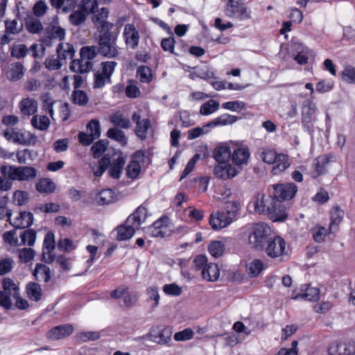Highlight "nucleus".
<instances>
[{
  "label": "nucleus",
  "instance_id": "obj_1",
  "mask_svg": "<svg viewBox=\"0 0 355 355\" xmlns=\"http://www.w3.org/2000/svg\"><path fill=\"white\" fill-rule=\"evenodd\" d=\"M112 23H104L103 30L98 31V53L107 58H116L119 51L117 46L119 32L112 31Z\"/></svg>",
  "mask_w": 355,
  "mask_h": 355
},
{
  "label": "nucleus",
  "instance_id": "obj_2",
  "mask_svg": "<svg viewBox=\"0 0 355 355\" xmlns=\"http://www.w3.org/2000/svg\"><path fill=\"white\" fill-rule=\"evenodd\" d=\"M253 207L255 212L266 213L273 221L284 220L288 216L285 206L277 202L271 195H258Z\"/></svg>",
  "mask_w": 355,
  "mask_h": 355
},
{
  "label": "nucleus",
  "instance_id": "obj_3",
  "mask_svg": "<svg viewBox=\"0 0 355 355\" xmlns=\"http://www.w3.org/2000/svg\"><path fill=\"white\" fill-rule=\"evenodd\" d=\"M249 245L257 250H262L270 235V227L265 223L250 224L247 227Z\"/></svg>",
  "mask_w": 355,
  "mask_h": 355
},
{
  "label": "nucleus",
  "instance_id": "obj_4",
  "mask_svg": "<svg viewBox=\"0 0 355 355\" xmlns=\"http://www.w3.org/2000/svg\"><path fill=\"white\" fill-rule=\"evenodd\" d=\"M1 172L10 180L29 181L35 178L37 171L32 166H1Z\"/></svg>",
  "mask_w": 355,
  "mask_h": 355
},
{
  "label": "nucleus",
  "instance_id": "obj_5",
  "mask_svg": "<svg viewBox=\"0 0 355 355\" xmlns=\"http://www.w3.org/2000/svg\"><path fill=\"white\" fill-rule=\"evenodd\" d=\"M98 8L96 0H83L78 9L73 10L69 16V21L71 24L75 26L83 25L89 13H95Z\"/></svg>",
  "mask_w": 355,
  "mask_h": 355
},
{
  "label": "nucleus",
  "instance_id": "obj_6",
  "mask_svg": "<svg viewBox=\"0 0 355 355\" xmlns=\"http://www.w3.org/2000/svg\"><path fill=\"white\" fill-rule=\"evenodd\" d=\"M315 111L316 105L313 101L306 99L303 101L301 110L302 126L303 130L310 135H313L315 132Z\"/></svg>",
  "mask_w": 355,
  "mask_h": 355
},
{
  "label": "nucleus",
  "instance_id": "obj_7",
  "mask_svg": "<svg viewBox=\"0 0 355 355\" xmlns=\"http://www.w3.org/2000/svg\"><path fill=\"white\" fill-rule=\"evenodd\" d=\"M117 63L115 61H106L101 64V69L94 73L93 87L102 88L106 84L111 83V76L113 74Z\"/></svg>",
  "mask_w": 355,
  "mask_h": 355
},
{
  "label": "nucleus",
  "instance_id": "obj_8",
  "mask_svg": "<svg viewBox=\"0 0 355 355\" xmlns=\"http://www.w3.org/2000/svg\"><path fill=\"white\" fill-rule=\"evenodd\" d=\"M3 291H0V306L5 309H11L12 299L18 297V286L10 278H4L2 280Z\"/></svg>",
  "mask_w": 355,
  "mask_h": 355
},
{
  "label": "nucleus",
  "instance_id": "obj_9",
  "mask_svg": "<svg viewBox=\"0 0 355 355\" xmlns=\"http://www.w3.org/2000/svg\"><path fill=\"white\" fill-rule=\"evenodd\" d=\"M286 245V243L282 237L275 236L268 239L264 248L265 252L271 259L282 260L287 253Z\"/></svg>",
  "mask_w": 355,
  "mask_h": 355
},
{
  "label": "nucleus",
  "instance_id": "obj_10",
  "mask_svg": "<svg viewBox=\"0 0 355 355\" xmlns=\"http://www.w3.org/2000/svg\"><path fill=\"white\" fill-rule=\"evenodd\" d=\"M273 196L277 202L291 200L297 191V186L293 183L275 184L272 186Z\"/></svg>",
  "mask_w": 355,
  "mask_h": 355
},
{
  "label": "nucleus",
  "instance_id": "obj_11",
  "mask_svg": "<svg viewBox=\"0 0 355 355\" xmlns=\"http://www.w3.org/2000/svg\"><path fill=\"white\" fill-rule=\"evenodd\" d=\"M55 247L54 234L49 232L44 237L42 246V260L47 263H51L55 259V256L52 253Z\"/></svg>",
  "mask_w": 355,
  "mask_h": 355
},
{
  "label": "nucleus",
  "instance_id": "obj_12",
  "mask_svg": "<svg viewBox=\"0 0 355 355\" xmlns=\"http://www.w3.org/2000/svg\"><path fill=\"white\" fill-rule=\"evenodd\" d=\"M132 120L136 124V135L141 140L146 139L148 131L151 129L150 121L148 119H141L140 115L137 112L132 114Z\"/></svg>",
  "mask_w": 355,
  "mask_h": 355
},
{
  "label": "nucleus",
  "instance_id": "obj_13",
  "mask_svg": "<svg viewBox=\"0 0 355 355\" xmlns=\"http://www.w3.org/2000/svg\"><path fill=\"white\" fill-rule=\"evenodd\" d=\"M123 36L128 47L132 49L137 48L140 36L134 24H127L125 25Z\"/></svg>",
  "mask_w": 355,
  "mask_h": 355
},
{
  "label": "nucleus",
  "instance_id": "obj_14",
  "mask_svg": "<svg viewBox=\"0 0 355 355\" xmlns=\"http://www.w3.org/2000/svg\"><path fill=\"white\" fill-rule=\"evenodd\" d=\"M74 331L71 324L58 325L46 333V338L51 340H58L70 336Z\"/></svg>",
  "mask_w": 355,
  "mask_h": 355
},
{
  "label": "nucleus",
  "instance_id": "obj_15",
  "mask_svg": "<svg viewBox=\"0 0 355 355\" xmlns=\"http://www.w3.org/2000/svg\"><path fill=\"white\" fill-rule=\"evenodd\" d=\"M238 173L235 167L226 162L218 163L214 168V175L224 180L233 178Z\"/></svg>",
  "mask_w": 355,
  "mask_h": 355
},
{
  "label": "nucleus",
  "instance_id": "obj_16",
  "mask_svg": "<svg viewBox=\"0 0 355 355\" xmlns=\"http://www.w3.org/2000/svg\"><path fill=\"white\" fill-rule=\"evenodd\" d=\"M302 293L292 295V299H302L310 302H316L320 298V290L315 287H311L309 285H303L301 288Z\"/></svg>",
  "mask_w": 355,
  "mask_h": 355
},
{
  "label": "nucleus",
  "instance_id": "obj_17",
  "mask_svg": "<svg viewBox=\"0 0 355 355\" xmlns=\"http://www.w3.org/2000/svg\"><path fill=\"white\" fill-rule=\"evenodd\" d=\"M233 221L227 214L224 212L218 211L216 214H212L210 216L209 224L212 229L214 230H219L222 228L226 227Z\"/></svg>",
  "mask_w": 355,
  "mask_h": 355
},
{
  "label": "nucleus",
  "instance_id": "obj_18",
  "mask_svg": "<svg viewBox=\"0 0 355 355\" xmlns=\"http://www.w3.org/2000/svg\"><path fill=\"white\" fill-rule=\"evenodd\" d=\"M147 218V209L143 206H139L131 215L126 219L127 224H131L136 229H139Z\"/></svg>",
  "mask_w": 355,
  "mask_h": 355
},
{
  "label": "nucleus",
  "instance_id": "obj_19",
  "mask_svg": "<svg viewBox=\"0 0 355 355\" xmlns=\"http://www.w3.org/2000/svg\"><path fill=\"white\" fill-rule=\"evenodd\" d=\"M232 159L236 166L242 168L243 165H247L250 158V152L247 147H241L235 149L232 153Z\"/></svg>",
  "mask_w": 355,
  "mask_h": 355
},
{
  "label": "nucleus",
  "instance_id": "obj_20",
  "mask_svg": "<svg viewBox=\"0 0 355 355\" xmlns=\"http://www.w3.org/2000/svg\"><path fill=\"white\" fill-rule=\"evenodd\" d=\"M10 223L15 229L27 228L33 223V215L29 211H21L19 216L14 219V222Z\"/></svg>",
  "mask_w": 355,
  "mask_h": 355
},
{
  "label": "nucleus",
  "instance_id": "obj_21",
  "mask_svg": "<svg viewBox=\"0 0 355 355\" xmlns=\"http://www.w3.org/2000/svg\"><path fill=\"white\" fill-rule=\"evenodd\" d=\"M144 156V153L141 151H137L134 154L133 159L128 164L125 171L126 175L129 178L135 179L138 177L141 172V166L137 158H140Z\"/></svg>",
  "mask_w": 355,
  "mask_h": 355
},
{
  "label": "nucleus",
  "instance_id": "obj_22",
  "mask_svg": "<svg viewBox=\"0 0 355 355\" xmlns=\"http://www.w3.org/2000/svg\"><path fill=\"white\" fill-rule=\"evenodd\" d=\"M93 64L91 61L80 58L73 60L70 64V70L78 73H86L92 70Z\"/></svg>",
  "mask_w": 355,
  "mask_h": 355
},
{
  "label": "nucleus",
  "instance_id": "obj_23",
  "mask_svg": "<svg viewBox=\"0 0 355 355\" xmlns=\"http://www.w3.org/2000/svg\"><path fill=\"white\" fill-rule=\"evenodd\" d=\"M125 160L124 157L118 156L116 158L113 159L112 162L110 161V167L108 168V173L110 176L114 179H119L123 171Z\"/></svg>",
  "mask_w": 355,
  "mask_h": 355
},
{
  "label": "nucleus",
  "instance_id": "obj_24",
  "mask_svg": "<svg viewBox=\"0 0 355 355\" xmlns=\"http://www.w3.org/2000/svg\"><path fill=\"white\" fill-rule=\"evenodd\" d=\"M75 52L73 46L69 43H60L56 48L57 55L64 63L67 59H72Z\"/></svg>",
  "mask_w": 355,
  "mask_h": 355
},
{
  "label": "nucleus",
  "instance_id": "obj_25",
  "mask_svg": "<svg viewBox=\"0 0 355 355\" xmlns=\"http://www.w3.org/2000/svg\"><path fill=\"white\" fill-rule=\"evenodd\" d=\"M19 107L22 114L29 116L37 112V103L33 98H25L20 101Z\"/></svg>",
  "mask_w": 355,
  "mask_h": 355
},
{
  "label": "nucleus",
  "instance_id": "obj_26",
  "mask_svg": "<svg viewBox=\"0 0 355 355\" xmlns=\"http://www.w3.org/2000/svg\"><path fill=\"white\" fill-rule=\"evenodd\" d=\"M24 66L16 62L9 65L6 73V78L10 81H17L24 76Z\"/></svg>",
  "mask_w": 355,
  "mask_h": 355
},
{
  "label": "nucleus",
  "instance_id": "obj_27",
  "mask_svg": "<svg viewBox=\"0 0 355 355\" xmlns=\"http://www.w3.org/2000/svg\"><path fill=\"white\" fill-rule=\"evenodd\" d=\"M171 336L172 330L170 327H165L157 332L153 331L150 333L152 340L159 345L168 343L171 340Z\"/></svg>",
  "mask_w": 355,
  "mask_h": 355
},
{
  "label": "nucleus",
  "instance_id": "obj_28",
  "mask_svg": "<svg viewBox=\"0 0 355 355\" xmlns=\"http://www.w3.org/2000/svg\"><path fill=\"white\" fill-rule=\"evenodd\" d=\"M231 156L230 148L226 144L218 146L213 152V157L218 163L226 162Z\"/></svg>",
  "mask_w": 355,
  "mask_h": 355
},
{
  "label": "nucleus",
  "instance_id": "obj_29",
  "mask_svg": "<svg viewBox=\"0 0 355 355\" xmlns=\"http://www.w3.org/2000/svg\"><path fill=\"white\" fill-rule=\"evenodd\" d=\"M117 232L116 239L118 241H125L130 239L135 234L136 228L131 224H125L118 226L116 229Z\"/></svg>",
  "mask_w": 355,
  "mask_h": 355
},
{
  "label": "nucleus",
  "instance_id": "obj_30",
  "mask_svg": "<svg viewBox=\"0 0 355 355\" xmlns=\"http://www.w3.org/2000/svg\"><path fill=\"white\" fill-rule=\"evenodd\" d=\"M344 211L338 207H334L330 211V220L329 230L330 232H336L338 225L343 220Z\"/></svg>",
  "mask_w": 355,
  "mask_h": 355
},
{
  "label": "nucleus",
  "instance_id": "obj_31",
  "mask_svg": "<svg viewBox=\"0 0 355 355\" xmlns=\"http://www.w3.org/2000/svg\"><path fill=\"white\" fill-rule=\"evenodd\" d=\"M219 275L220 270L218 265L216 263L207 264V266H206L202 271L203 279L210 282H214L217 280Z\"/></svg>",
  "mask_w": 355,
  "mask_h": 355
},
{
  "label": "nucleus",
  "instance_id": "obj_32",
  "mask_svg": "<svg viewBox=\"0 0 355 355\" xmlns=\"http://www.w3.org/2000/svg\"><path fill=\"white\" fill-rule=\"evenodd\" d=\"M33 275L38 282H47L51 278V270L46 265L37 263L34 270Z\"/></svg>",
  "mask_w": 355,
  "mask_h": 355
},
{
  "label": "nucleus",
  "instance_id": "obj_33",
  "mask_svg": "<svg viewBox=\"0 0 355 355\" xmlns=\"http://www.w3.org/2000/svg\"><path fill=\"white\" fill-rule=\"evenodd\" d=\"M328 163V159L326 157H319L314 159L312 164L311 175L313 178H316L318 176L324 173L325 165Z\"/></svg>",
  "mask_w": 355,
  "mask_h": 355
},
{
  "label": "nucleus",
  "instance_id": "obj_34",
  "mask_svg": "<svg viewBox=\"0 0 355 355\" xmlns=\"http://www.w3.org/2000/svg\"><path fill=\"white\" fill-rule=\"evenodd\" d=\"M148 232L153 237L163 238L168 235V228L163 225L162 221L157 220L148 227Z\"/></svg>",
  "mask_w": 355,
  "mask_h": 355
},
{
  "label": "nucleus",
  "instance_id": "obj_35",
  "mask_svg": "<svg viewBox=\"0 0 355 355\" xmlns=\"http://www.w3.org/2000/svg\"><path fill=\"white\" fill-rule=\"evenodd\" d=\"M273 164H275V165L272 168V173L274 175H277L285 171L290 166L288 157L284 154H278L277 159Z\"/></svg>",
  "mask_w": 355,
  "mask_h": 355
},
{
  "label": "nucleus",
  "instance_id": "obj_36",
  "mask_svg": "<svg viewBox=\"0 0 355 355\" xmlns=\"http://www.w3.org/2000/svg\"><path fill=\"white\" fill-rule=\"evenodd\" d=\"M35 187L41 193H51L55 190L56 185L50 178H42L36 183Z\"/></svg>",
  "mask_w": 355,
  "mask_h": 355
},
{
  "label": "nucleus",
  "instance_id": "obj_37",
  "mask_svg": "<svg viewBox=\"0 0 355 355\" xmlns=\"http://www.w3.org/2000/svg\"><path fill=\"white\" fill-rule=\"evenodd\" d=\"M25 26L27 31L33 34L40 33L43 30V25L40 20L33 16L26 19Z\"/></svg>",
  "mask_w": 355,
  "mask_h": 355
},
{
  "label": "nucleus",
  "instance_id": "obj_38",
  "mask_svg": "<svg viewBox=\"0 0 355 355\" xmlns=\"http://www.w3.org/2000/svg\"><path fill=\"white\" fill-rule=\"evenodd\" d=\"M109 10L107 8H101L98 13L94 14L92 17V21L96 25L98 31L103 30L104 23H110L106 21L108 17Z\"/></svg>",
  "mask_w": 355,
  "mask_h": 355
},
{
  "label": "nucleus",
  "instance_id": "obj_39",
  "mask_svg": "<svg viewBox=\"0 0 355 355\" xmlns=\"http://www.w3.org/2000/svg\"><path fill=\"white\" fill-rule=\"evenodd\" d=\"M220 107L218 101L210 99L204 103L200 108L199 113L203 116H208L216 112Z\"/></svg>",
  "mask_w": 355,
  "mask_h": 355
},
{
  "label": "nucleus",
  "instance_id": "obj_40",
  "mask_svg": "<svg viewBox=\"0 0 355 355\" xmlns=\"http://www.w3.org/2000/svg\"><path fill=\"white\" fill-rule=\"evenodd\" d=\"M26 293L30 300L37 302L42 297V288L37 283L29 282L26 285Z\"/></svg>",
  "mask_w": 355,
  "mask_h": 355
},
{
  "label": "nucleus",
  "instance_id": "obj_41",
  "mask_svg": "<svg viewBox=\"0 0 355 355\" xmlns=\"http://www.w3.org/2000/svg\"><path fill=\"white\" fill-rule=\"evenodd\" d=\"M31 125L35 129L44 131L49 128L50 120L44 115H35L31 119Z\"/></svg>",
  "mask_w": 355,
  "mask_h": 355
},
{
  "label": "nucleus",
  "instance_id": "obj_42",
  "mask_svg": "<svg viewBox=\"0 0 355 355\" xmlns=\"http://www.w3.org/2000/svg\"><path fill=\"white\" fill-rule=\"evenodd\" d=\"M114 193L112 189H103L96 195V200L100 205H107L114 200Z\"/></svg>",
  "mask_w": 355,
  "mask_h": 355
},
{
  "label": "nucleus",
  "instance_id": "obj_43",
  "mask_svg": "<svg viewBox=\"0 0 355 355\" xmlns=\"http://www.w3.org/2000/svg\"><path fill=\"white\" fill-rule=\"evenodd\" d=\"M110 164V159L103 156L92 166V172L96 177H101L107 168Z\"/></svg>",
  "mask_w": 355,
  "mask_h": 355
},
{
  "label": "nucleus",
  "instance_id": "obj_44",
  "mask_svg": "<svg viewBox=\"0 0 355 355\" xmlns=\"http://www.w3.org/2000/svg\"><path fill=\"white\" fill-rule=\"evenodd\" d=\"M241 209V204L237 200L228 201L225 203V211L228 216L230 217L231 220H234L239 215V210Z\"/></svg>",
  "mask_w": 355,
  "mask_h": 355
},
{
  "label": "nucleus",
  "instance_id": "obj_45",
  "mask_svg": "<svg viewBox=\"0 0 355 355\" xmlns=\"http://www.w3.org/2000/svg\"><path fill=\"white\" fill-rule=\"evenodd\" d=\"M110 121L115 126L128 129L130 127V121L121 113H115L111 115Z\"/></svg>",
  "mask_w": 355,
  "mask_h": 355
},
{
  "label": "nucleus",
  "instance_id": "obj_46",
  "mask_svg": "<svg viewBox=\"0 0 355 355\" xmlns=\"http://www.w3.org/2000/svg\"><path fill=\"white\" fill-rule=\"evenodd\" d=\"M37 233L33 229L23 231L20 234L21 245L33 246L35 244Z\"/></svg>",
  "mask_w": 355,
  "mask_h": 355
},
{
  "label": "nucleus",
  "instance_id": "obj_47",
  "mask_svg": "<svg viewBox=\"0 0 355 355\" xmlns=\"http://www.w3.org/2000/svg\"><path fill=\"white\" fill-rule=\"evenodd\" d=\"M107 136L114 141H118L122 146L127 144V138L123 131L117 128H110L107 132Z\"/></svg>",
  "mask_w": 355,
  "mask_h": 355
},
{
  "label": "nucleus",
  "instance_id": "obj_48",
  "mask_svg": "<svg viewBox=\"0 0 355 355\" xmlns=\"http://www.w3.org/2000/svg\"><path fill=\"white\" fill-rule=\"evenodd\" d=\"M137 77L141 83H150L153 80L151 69L147 66H140L137 70Z\"/></svg>",
  "mask_w": 355,
  "mask_h": 355
},
{
  "label": "nucleus",
  "instance_id": "obj_49",
  "mask_svg": "<svg viewBox=\"0 0 355 355\" xmlns=\"http://www.w3.org/2000/svg\"><path fill=\"white\" fill-rule=\"evenodd\" d=\"M72 101L74 104L84 106L87 104L89 98L87 93L83 90L74 89L72 96Z\"/></svg>",
  "mask_w": 355,
  "mask_h": 355
},
{
  "label": "nucleus",
  "instance_id": "obj_50",
  "mask_svg": "<svg viewBox=\"0 0 355 355\" xmlns=\"http://www.w3.org/2000/svg\"><path fill=\"white\" fill-rule=\"evenodd\" d=\"M330 355H348L347 343H334L328 349Z\"/></svg>",
  "mask_w": 355,
  "mask_h": 355
},
{
  "label": "nucleus",
  "instance_id": "obj_51",
  "mask_svg": "<svg viewBox=\"0 0 355 355\" xmlns=\"http://www.w3.org/2000/svg\"><path fill=\"white\" fill-rule=\"evenodd\" d=\"M46 35L50 40H62L65 37V30L60 26H51L46 29Z\"/></svg>",
  "mask_w": 355,
  "mask_h": 355
},
{
  "label": "nucleus",
  "instance_id": "obj_52",
  "mask_svg": "<svg viewBox=\"0 0 355 355\" xmlns=\"http://www.w3.org/2000/svg\"><path fill=\"white\" fill-rule=\"evenodd\" d=\"M15 266V261L11 257H5L0 259V276L10 273Z\"/></svg>",
  "mask_w": 355,
  "mask_h": 355
},
{
  "label": "nucleus",
  "instance_id": "obj_53",
  "mask_svg": "<svg viewBox=\"0 0 355 355\" xmlns=\"http://www.w3.org/2000/svg\"><path fill=\"white\" fill-rule=\"evenodd\" d=\"M4 137L9 141L14 143L23 145L25 134L19 132L12 130H6L3 132Z\"/></svg>",
  "mask_w": 355,
  "mask_h": 355
},
{
  "label": "nucleus",
  "instance_id": "obj_54",
  "mask_svg": "<svg viewBox=\"0 0 355 355\" xmlns=\"http://www.w3.org/2000/svg\"><path fill=\"white\" fill-rule=\"evenodd\" d=\"M208 249L213 257L218 258L223 255L225 251V245L220 241H214L209 244Z\"/></svg>",
  "mask_w": 355,
  "mask_h": 355
},
{
  "label": "nucleus",
  "instance_id": "obj_55",
  "mask_svg": "<svg viewBox=\"0 0 355 355\" xmlns=\"http://www.w3.org/2000/svg\"><path fill=\"white\" fill-rule=\"evenodd\" d=\"M98 53V46H85L81 48L80 54V58L91 61L94 59Z\"/></svg>",
  "mask_w": 355,
  "mask_h": 355
},
{
  "label": "nucleus",
  "instance_id": "obj_56",
  "mask_svg": "<svg viewBox=\"0 0 355 355\" xmlns=\"http://www.w3.org/2000/svg\"><path fill=\"white\" fill-rule=\"evenodd\" d=\"M64 63L58 56L51 55L47 58L44 62V64L46 69L50 71H55L60 69Z\"/></svg>",
  "mask_w": 355,
  "mask_h": 355
},
{
  "label": "nucleus",
  "instance_id": "obj_57",
  "mask_svg": "<svg viewBox=\"0 0 355 355\" xmlns=\"http://www.w3.org/2000/svg\"><path fill=\"white\" fill-rule=\"evenodd\" d=\"M87 132L93 137L98 139L101 136V125L98 119H92L87 125Z\"/></svg>",
  "mask_w": 355,
  "mask_h": 355
},
{
  "label": "nucleus",
  "instance_id": "obj_58",
  "mask_svg": "<svg viewBox=\"0 0 355 355\" xmlns=\"http://www.w3.org/2000/svg\"><path fill=\"white\" fill-rule=\"evenodd\" d=\"M109 141L107 139H101L95 143L91 150L94 158H98L105 151Z\"/></svg>",
  "mask_w": 355,
  "mask_h": 355
},
{
  "label": "nucleus",
  "instance_id": "obj_59",
  "mask_svg": "<svg viewBox=\"0 0 355 355\" xmlns=\"http://www.w3.org/2000/svg\"><path fill=\"white\" fill-rule=\"evenodd\" d=\"M146 294L148 295L147 301L148 302H153L152 307L157 306L159 301V295L158 289L156 286H151L146 289Z\"/></svg>",
  "mask_w": 355,
  "mask_h": 355
},
{
  "label": "nucleus",
  "instance_id": "obj_60",
  "mask_svg": "<svg viewBox=\"0 0 355 355\" xmlns=\"http://www.w3.org/2000/svg\"><path fill=\"white\" fill-rule=\"evenodd\" d=\"M28 53V49L25 44H15L13 45L10 50V55L12 57L17 59L24 58Z\"/></svg>",
  "mask_w": 355,
  "mask_h": 355
},
{
  "label": "nucleus",
  "instance_id": "obj_61",
  "mask_svg": "<svg viewBox=\"0 0 355 355\" xmlns=\"http://www.w3.org/2000/svg\"><path fill=\"white\" fill-rule=\"evenodd\" d=\"M3 239L5 243H7L12 246H18L21 245L19 243L16 230L5 232L3 234Z\"/></svg>",
  "mask_w": 355,
  "mask_h": 355
},
{
  "label": "nucleus",
  "instance_id": "obj_62",
  "mask_svg": "<svg viewBox=\"0 0 355 355\" xmlns=\"http://www.w3.org/2000/svg\"><path fill=\"white\" fill-rule=\"evenodd\" d=\"M216 124L218 126L220 125H226L229 124H232L235 123L238 120V117L236 116H233L227 113L221 114L220 116L215 118Z\"/></svg>",
  "mask_w": 355,
  "mask_h": 355
},
{
  "label": "nucleus",
  "instance_id": "obj_63",
  "mask_svg": "<svg viewBox=\"0 0 355 355\" xmlns=\"http://www.w3.org/2000/svg\"><path fill=\"white\" fill-rule=\"evenodd\" d=\"M278 154L273 150L263 149L260 154V157L265 163L268 164H273Z\"/></svg>",
  "mask_w": 355,
  "mask_h": 355
},
{
  "label": "nucleus",
  "instance_id": "obj_64",
  "mask_svg": "<svg viewBox=\"0 0 355 355\" xmlns=\"http://www.w3.org/2000/svg\"><path fill=\"white\" fill-rule=\"evenodd\" d=\"M19 258L21 261L28 263L33 260L35 255V252L32 248H24L19 251Z\"/></svg>",
  "mask_w": 355,
  "mask_h": 355
}]
</instances>
